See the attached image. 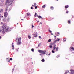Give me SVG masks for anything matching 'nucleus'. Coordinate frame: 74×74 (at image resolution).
<instances>
[{"instance_id": "5", "label": "nucleus", "mask_w": 74, "mask_h": 74, "mask_svg": "<svg viewBox=\"0 0 74 74\" xmlns=\"http://www.w3.org/2000/svg\"><path fill=\"white\" fill-rule=\"evenodd\" d=\"M69 50L70 52H71L72 51H74V48L73 47H70L69 49Z\"/></svg>"}, {"instance_id": "16", "label": "nucleus", "mask_w": 74, "mask_h": 74, "mask_svg": "<svg viewBox=\"0 0 74 74\" xmlns=\"http://www.w3.org/2000/svg\"><path fill=\"white\" fill-rule=\"evenodd\" d=\"M36 5V3H34V5H32V6H33L34 7H35Z\"/></svg>"}, {"instance_id": "15", "label": "nucleus", "mask_w": 74, "mask_h": 74, "mask_svg": "<svg viewBox=\"0 0 74 74\" xmlns=\"http://www.w3.org/2000/svg\"><path fill=\"white\" fill-rule=\"evenodd\" d=\"M65 8H69V5H66L65 6Z\"/></svg>"}, {"instance_id": "19", "label": "nucleus", "mask_w": 74, "mask_h": 74, "mask_svg": "<svg viewBox=\"0 0 74 74\" xmlns=\"http://www.w3.org/2000/svg\"><path fill=\"white\" fill-rule=\"evenodd\" d=\"M49 47L51 48H52V45H50Z\"/></svg>"}, {"instance_id": "24", "label": "nucleus", "mask_w": 74, "mask_h": 74, "mask_svg": "<svg viewBox=\"0 0 74 74\" xmlns=\"http://www.w3.org/2000/svg\"><path fill=\"white\" fill-rule=\"evenodd\" d=\"M51 41V39H49L48 41V42H50Z\"/></svg>"}, {"instance_id": "27", "label": "nucleus", "mask_w": 74, "mask_h": 74, "mask_svg": "<svg viewBox=\"0 0 74 74\" xmlns=\"http://www.w3.org/2000/svg\"><path fill=\"white\" fill-rule=\"evenodd\" d=\"M66 41V39H64L63 41L64 42H65Z\"/></svg>"}, {"instance_id": "17", "label": "nucleus", "mask_w": 74, "mask_h": 74, "mask_svg": "<svg viewBox=\"0 0 74 74\" xmlns=\"http://www.w3.org/2000/svg\"><path fill=\"white\" fill-rule=\"evenodd\" d=\"M41 61L42 62H45V60H44V58H43L41 60Z\"/></svg>"}, {"instance_id": "8", "label": "nucleus", "mask_w": 74, "mask_h": 74, "mask_svg": "<svg viewBox=\"0 0 74 74\" xmlns=\"http://www.w3.org/2000/svg\"><path fill=\"white\" fill-rule=\"evenodd\" d=\"M71 72L69 73L70 74H74V70H71Z\"/></svg>"}, {"instance_id": "40", "label": "nucleus", "mask_w": 74, "mask_h": 74, "mask_svg": "<svg viewBox=\"0 0 74 74\" xmlns=\"http://www.w3.org/2000/svg\"><path fill=\"white\" fill-rule=\"evenodd\" d=\"M33 27H34V26L32 25V29H33Z\"/></svg>"}, {"instance_id": "6", "label": "nucleus", "mask_w": 74, "mask_h": 74, "mask_svg": "<svg viewBox=\"0 0 74 74\" xmlns=\"http://www.w3.org/2000/svg\"><path fill=\"white\" fill-rule=\"evenodd\" d=\"M33 36H34L35 37H37V33L36 32H35L33 34Z\"/></svg>"}, {"instance_id": "38", "label": "nucleus", "mask_w": 74, "mask_h": 74, "mask_svg": "<svg viewBox=\"0 0 74 74\" xmlns=\"http://www.w3.org/2000/svg\"><path fill=\"white\" fill-rule=\"evenodd\" d=\"M66 14H68V13H69V12H68V11L67 10L66 12Z\"/></svg>"}, {"instance_id": "42", "label": "nucleus", "mask_w": 74, "mask_h": 74, "mask_svg": "<svg viewBox=\"0 0 74 74\" xmlns=\"http://www.w3.org/2000/svg\"><path fill=\"white\" fill-rule=\"evenodd\" d=\"M49 31L51 33H52V31L50 30H49Z\"/></svg>"}, {"instance_id": "29", "label": "nucleus", "mask_w": 74, "mask_h": 74, "mask_svg": "<svg viewBox=\"0 0 74 74\" xmlns=\"http://www.w3.org/2000/svg\"><path fill=\"white\" fill-rule=\"evenodd\" d=\"M36 15H37V13H35V15H34V16H35V17H36Z\"/></svg>"}, {"instance_id": "58", "label": "nucleus", "mask_w": 74, "mask_h": 74, "mask_svg": "<svg viewBox=\"0 0 74 74\" xmlns=\"http://www.w3.org/2000/svg\"><path fill=\"white\" fill-rule=\"evenodd\" d=\"M1 36H0V39H1Z\"/></svg>"}, {"instance_id": "9", "label": "nucleus", "mask_w": 74, "mask_h": 74, "mask_svg": "<svg viewBox=\"0 0 74 74\" xmlns=\"http://www.w3.org/2000/svg\"><path fill=\"white\" fill-rule=\"evenodd\" d=\"M7 8H8V6H6L5 9V11H6V12H7V11H8V9Z\"/></svg>"}, {"instance_id": "63", "label": "nucleus", "mask_w": 74, "mask_h": 74, "mask_svg": "<svg viewBox=\"0 0 74 74\" xmlns=\"http://www.w3.org/2000/svg\"><path fill=\"white\" fill-rule=\"evenodd\" d=\"M17 25H18V23H17Z\"/></svg>"}, {"instance_id": "12", "label": "nucleus", "mask_w": 74, "mask_h": 74, "mask_svg": "<svg viewBox=\"0 0 74 74\" xmlns=\"http://www.w3.org/2000/svg\"><path fill=\"white\" fill-rule=\"evenodd\" d=\"M38 18H39V19H40V18H41V19H43V18H42V17L40 16H38Z\"/></svg>"}, {"instance_id": "51", "label": "nucleus", "mask_w": 74, "mask_h": 74, "mask_svg": "<svg viewBox=\"0 0 74 74\" xmlns=\"http://www.w3.org/2000/svg\"><path fill=\"white\" fill-rule=\"evenodd\" d=\"M36 16H37V17H38V15H37Z\"/></svg>"}, {"instance_id": "25", "label": "nucleus", "mask_w": 74, "mask_h": 74, "mask_svg": "<svg viewBox=\"0 0 74 74\" xmlns=\"http://www.w3.org/2000/svg\"><path fill=\"white\" fill-rule=\"evenodd\" d=\"M55 51V50H53L52 51V53H55V51Z\"/></svg>"}, {"instance_id": "55", "label": "nucleus", "mask_w": 74, "mask_h": 74, "mask_svg": "<svg viewBox=\"0 0 74 74\" xmlns=\"http://www.w3.org/2000/svg\"><path fill=\"white\" fill-rule=\"evenodd\" d=\"M21 21H23V19H21Z\"/></svg>"}, {"instance_id": "13", "label": "nucleus", "mask_w": 74, "mask_h": 74, "mask_svg": "<svg viewBox=\"0 0 74 74\" xmlns=\"http://www.w3.org/2000/svg\"><path fill=\"white\" fill-rule=\"evenodd\" d=\"M56 47L54 46L53 47V50L54 51H55V49H56Z\"/></svg>"}, {"instance_id": "18", "label": "nucleus", "mask_w": 74, "mask_h": 74, "mask_svg": "<svg viewBox=\"0 0 74 74\" xmlns=\"http://www.w3.org/2000/svg\"><path fill=\"white\" fill-rule=\"evenodd\" d=\"M69 73V71H68L67 72H66L64 74H67V73Z\"/></svg>"}, {"instance_id": "35", "label": "nucleus", "mask_w": 74, "mask_h": 74, "mask_svg": "<svg viewBox=\"0 0 74 74\" xmlns=\"http://www.w3.org/2000/svg\"><path fill=\"white\" fill-rule=\"evenodd\" d=\"M60 56L59 55H58L57 56V58H59V57Z\"/></svg>"}, {"instance_id": "26", "label": "nucleus", "mask_w": 74, "mask_h": 74, "mask_svg": "<svg viewBox=\"0 0 74 74\" xmlns=\"http://www.w3.org/2000/svg\"><path fill=\"white\" fill-rule=\"evenodd\" d=\"M45 5H44L43 6H42V8H45Z\"/></svg>"}, {"instance_id": "36", "label": "nucleus", "mask_w": 74, "mask_h": 74, "mask_svg": "<svg viewBox=\"0 0 74 74\" xmlns=\"http://www.w3.org/2000/svg\"><path fill=\"white\" fill-rule=\"evenodd\" d=\"M10 60H12V58H10Z\"/></svg>"}, {"instance_id": "61", "label": "nucleus", "mask_w": 74, "mask_h": 74, "mask_svg": "<svg viewBox=\"0 0 74 74\" xmlns=\"http://www.w3.org/2000/svg\"><path fill=\"white\" fill-rule=\"evenodd\" d=\"M40 23V24H42V23Z\"/></svg>"}, {"instance_id": "64", "label": "nucleus", "mask_w": 74, "mask_h": 74, "mask_svg": "<svg viewBox=\"0 0 74 74\" xmlns=\"http://www.w3.org/2000/svg\"><path fill=\"white\" fill-rule=\"evenodd\" d=\"M8 59V58H7L6 59L7 60V59Z\"/></svg>"}, {"instance_id": "7", "label": "nucleus", "mask_w": 74, "mask_h": 74, "mask_svg": "<svg viewBox=\"0 0 74 74\" xmlns=\"http://www.w3.org/2000/svg\"><path fill=\"white\" fill-rule=\"evenodd\" d=\"M8 14L7 12H5L4 14V16L5 18H6V17H7V16H8Z\"/></svg>"}, {"instance_id": "23", "label": "nucleus", "mask_w": 74, "mask_h": 74, "mask_svg": "<svg viewBox=\"0 0 74 74\" xmlns=\"http://www.w3.org/2000/svg\"><path fill=\"white\" fill-rule=\"evenodd\" d=\"M30 15V13H27V16H29Z\"/></svg>"}, {"instance_id": "28", "label": "nucleus", "mask_w": 74, "mask_h": 74, "mask_svg": "<svg viewBox=\"0 0 74 74\" xmlns=\"http://www.w3.org/2000/svg\"><path fill=\"white\" fill-rule=\"evenodd\" d=\"M54 8H53V7L52 6H51V9L52 10H53V9Z\"/></svg>"}, {"instance_id": "45", "label": "nucleus", "mask_w": 74, "mask_h": 74, "mask_svg": "<svg viewBox=\"0 0 74 74\" xmlns=\"http://www.w3.org/2000/svg\"><path fill=\"white\" fill-rule=\"evenodd\" d=\"M57 34H60V33H59V32H57Z\"/></svg>"}, {"instance_id": "20", "label": "nucleus", "mask_w": 74, "mask_h": 74, "mask_svg": "<svg viewBox=\"0 0 74 74\" xmlns=\"http://www.w3.org/2000/svg\"><path fill=\"white\" fill-rule=\"evenodd\" d=\"M10 19V18L8 17V18L7 19V21H9Z\"/></svg>"}, {"instance_id": "37", "label": "nucleus", "mask_w": 74, "mask_h": 74, "mask_svg": "<svg viewBox=\"0 0 74 74\" xmlns=\"http://www.w3.org/2000/svg\"><path fill=\"white\" fill-rule=\"evenodd\" d=\"M35 9H37V6H35Z\"/></svg>"}, {"instance_id": "62", "label": "nucleus", "mask_w": 74, "mask_h": 74, "mask_svg": "<svg viewBox=\"0 0 74 74\" xmlns=\"http://www.w3.org/2000/svg\"><path fill=\"white\" fill-rule=\"evenodd\" d=\"M72 52L73 53H74V52Z\"/></svg>"}, {"instance_id": "4", "label": "nucleus", "mask_w": 74, "mask_h": 74, "mask_svg": "<svg viewBox=\"0 0 74 74\" xmlns=\"http://www.w3.org/2000/svg\"><path fill=\"white\" fill-rule=\"evenodd\" d=\"M21 38H18V41H17V43L18 45H19V44H21Z\"/></svg>"}, {"instance_id": "34", "label": "nucleus", "mask_w": 74, "mask_h": 74, "mask_svg": "<svg viewBox=\"0 0 74 74\" xmlns=\"http://www.w3.org/2000/svg\"><path fill=\"white\" fill-rule=\"evenodd\" d=\"M41 45V43H40V44H39L38 45V47H40V45Z\"/></svg>"}, {"instance_id": "41", "label": "nucleus", "mask_w": 74, "mask_h": 74, "mask_svg": "<svg viewBox=\"0 0 74 74\" xmlns=\"http://www.w3.org/2000/svg\"><path fill=\"white\" fill-rule=\"evenodd\" d=\"M31 10L33 9V7H31Z\"/></svg>"}, {"instance_id": "49", "label": "nucleus", "mask_w": 74, "mask_h": 74, "mask_svg": "<svg viewBox=\"0 0 74 74\" xmlns=\"http://www.w3.org/2000/svg\"><path fill=\"white\" fill-rule=\"evenodd\" d=\"M51 35H53V34H52V33H51Z\"/></svg>"}, {"instance_id": "11", "label": "nucleus", "mask_w": 74, "mask_h": 74, "mask_svg": "<svg viewBox=\"0 0 74 74\" xmlns=\"http://www.w3.org/2000/svg\"><path fill=\"white\" fill-rule=\"evenodd\" d=\"M59 49H58V47H57L56 48V52H57L58 51Z\"/></svg>"}, {"instance_id": "56", "label": "nucleus", "mask_w": 74, "mask_h": 74, "mask_svg": "<svg viewBox=\"0 0 74 74\" xmlns=\"http://www.w3.org/2000/svg\"><path fill=\"white\" fill-rule=\"evenodd\" d=\"M1 17H2V18H3V16H1Z\"/></svg>"}, {"instance_id": "2", "label": "nucleus", "mask_w": 74, "mask_h": 74, "mask_svg": "<svg viewBox=\"0 0 74 74\" xmlns=\"http://www.w3.org/2000/svg\"><path fill=\"white\" fill-rule=\"evenodd\" d=\"M14 0H11V1H10V0H7L5 3V5H11V4L12 3V2Z\"/></svg>"}, {"instance_id": "31", "label": "nucleus", "mask_w": 74, "mask_h": 74, "mask_svg": "<svg viewBox=\"0 0 74 74\" xmlns=\"http://www.w3.org/2000/svg\"><path fill=\"white\" fill-rule=\"evenodd\" d=\"M57 41H59V40H60V39H59V38H57Z\"/></svg>"}, {"instance_id": "54", "label": "nucleus", "mask_w": 74, "mask_h": 74, "mask_svg": "<svg viewBox=\"0 0 74 74\" xmlns=\"http://www.w3.org/2000/svg\"><path fill=\"white\" fill-rule=\"evenodd\" d=\"M10 62V60L8 61V62Z\"/></svg>"}, {"instance_id": "10", "label": "nucleus", "mask_w": 74, "mask_h": 74, "mask_svg": "<svg viewBox=\"0 0 74 74\" xmlns=\"http://www.w3.org/2000/svg\"><path fill=\"white\" fill-rule=\"evenodd\" d=\"M3 9H1L0 10V13L1 12H3Z\"/></svg>"}, {"instance_id": "39", "label": "nucleus", "mask_w": 74, "mask_h": 74, "mask_svg": "<svg viewBox=\"0 0 74 74\" xmlns=\"http://www.w3.org/2000/svg\"><path fill=\"white\" fill-rule=\"evenodd\" d=\"M16 52H17H17H18V49H16Z\"/></svg>"}, {"instance_id": "52", "label": "nucleus", "mask_w": 74, "mask_h": 74, "mask_svg": "<svg viewBox=\"0 0 74 74\" xmlns=\"http://www.w3.org/2000/svg\"><path fill=\"white\" fill-rule=\"evenodd\" d=\"M13 71H14V69H12Z\"/></svg>"}, {"instance_id": "30", "label": "nucleus", "mask_w": 74, "mask_h": 74, "mask_svg": "<svg viewBox=\"0 0 74 74\" xmlns=\"http://www.w3.org/2000/svg\"><path fill=\"white\" fill-rule=\"evenodd\" d=\"M39 37L40 38V40H42V38L41 37V36H39Z\"/></svg>"}, {"instance_id": "60", "label": "nucleus", "mask_w": 74, "mask_h": 74, "mask_svg": "<svg viewBox=\"0 0 74 74\" xmlns=\"http://www.w3.org/2000/svg\"><path fill=\"white\" fill-rule=\"evenodd\" d=\"M13 44H14V43H12V45H13Z\"/></svg>"}, {"instance_id": "46", "label": "nucleus", "mask_w": 74, "mask_h": 74, "mask_svg": "<svg viewBox=\"0 0 74 74\" xmlns=\"http://www.w3.org/2000/svg\"><path fill=\"white\" fill-rule=\"evenodd\" d=\"M39 55H40V56H42V54H40Z\"/></svg>"}, {"instance_id": "32", "label": "nucleus", "mask_w": 74, "mask_h": 74, "mask_svg": "<svg viewBox=\"0 0 74 74\" xmlns=\"http://www.w3.org/2000/svg\"><path fill=\"white\" fill-rule=\"evenodd\" d=\"M31 51H32V52H34V49H31Z\"/></svg>"}, {"instance_id": "14", "label": "nucleus", "mask_w": 74, "mask_h": 74, "mask_svg": "<svg viewBox=\"0 0 74 74\" xmlns=\"http://www.w3.org/2000/svg\"><path fill=\"white\" fill-rule=\"evenodd\" d=\"M57 40H56L55 41H54L53 42V44H56V42H57Z\"/></svg>"}, {"instance_id": "21", "label": "nucleus", "mask_w": 74, "mask_h": 74, "mask_svg": "<svg viewBox=\"0 0 74 74\" xmlns=\"http://www.w3.org/2000/svg\"><path fill=\"white\" fill-rule=\"evenodd\" d=\"M68 23H69V24H70V23H71V22L70 21V20H69V21L68 22Z\"/></svg>"}, {"instance_id": "3", "label": "nucleus", "mask_w": 74, "mask_h": 74, "mask_svg": "<svg viewBox=\"0 0 74 74\" xmlns=\"http://www.w3.org/2000/svg\"><path fill=\"white\" fill-rule=\"evenodd\" d=\"M38 51L40 53H41L42 54L44 55L45 54V53H46V51H42L40 50H38Z\"/></svg>"}, {"instance_id": "59", "label": "nucleus", "mask_w": 74, "mask_h": 74, "mask_svg": "<svg viewBox=\"0 0 74 74\" xmlns=\"http://www.w3.org/2000/svg\"><path fill=\"white\" fill-rule=\"evenodd\" d=\"M37 22H38H38H39V21H38Z\"/></svg>"}, {"instance_id": "53", "label": "nucleus", "mask_w": 74, "mask_h": 74, "mask_svg": "<svg viewBox=\"0 0 74 74\" xmlns=\"http://www.w3.org/2000/svg\"><path fill=\"white\" fill-rule=\"evenodd\" d=\"M1 25H3V23H1Z\"/></svg>"}, {"instance_id": "33", "label": "nucleus", "mask_w": 74, "mask_h": 74, "mask_svg": "<svg viewBox=\"0 0 74 74\" xmlns=\"http://www.w3.org/2000/svg\"><path fill=\"white\" fill-rule=\"evenodd\" d=\"M1 2H2V3H3V2H4V1H3V0H0Z\"/></svg>"}, {"instance_id": "43", "label": "nucleus", "mask_w": 74, "mask_h": 74, "mask_svg": "<svg viewBox=\"0 0 74 74\" xmlns=\"http://www.w3.org/2000/svg\"><path fill=\"white\" fill-rule=\"evenodd\" d=\"M54 47H56V45H55Z\"/></svg>"}, {"instance_id": "47", "label": "nucleus", "mask_w": 74, "mask_h": 74, "mask_svg": "<svg viewBox=\"0 0 74 74\" xmlns=\"http://www.w3.org/2000/svg\"><path fill=\"white\" fill-rule=\"evenodd\" d=\"M54 36L55 38H56V36Z\"/></svg>"}, {"instance_id": "44", "label": "nucleus", "mask_w": 74, "mask_h": 74, "mask_svg": "<svg viewBox=\"0 0 74 74\" xmlns=\"http://www.w3.org/2000/svg\"><path fill=\"white\" fill-rule=\"evenodd\" d=\"M12 47H14V45H12Z\"/></svg>"}, {"instance_id": "22", "label": "nucleus", "mask_w": 74, "mask_h": 74, "mask_svg": "<svg viewBox=\"0 0 74 74\" xmlns=\"http://www.w3.org/2000/svg\"><path fill=\"white\" fill-rule=\"evenodd\" d=\"M28 37L29 38V39H30V38H31V36H30L29 35L28 36Z\"/></svg>"}, {"instance_id": "48", "label": "nucleus", "mask_w": 74, "mask_h": 74, "mask_svg": "<svg viewBox=\"0 0 74 74\" xmlns=\"http://www.w3.org/2000/svg\"><path fill=\"white\" fill-rule=\"evenodd\" d=\"M12 49H14V47H13Z\"/></svg>"}, {"instance_id": "50", "label": "nucleus", "mask_w": 74, "mask_h": 74, "mask_svg": "<svg viewBox=\"0 0 74 74\" xmlns=\"http://www.w3.org/2000/svg\"><path fill=\"white\" fill-rule=\"evenodd\" d=\"M1 17V16L0 15V21L1 20V19H0Z\"/></svg>"}, {"instance_id": "57", "label": "nucleus", "mask_w": 74, "mask_h": 74, "mask_svg": "<svg viewBox=\"0 0 74 74\" xmlns=\"http://www.w3.org/2000/svg\"><path fill=\"white\" fill-rule=\"evenodd\" d=\"M51 55V53H50L49 54V55Z\"/></svg>"}, {"instance_id": "1", "label": "nucleus", "mask_w": 74, "mask_h": 74, "mask_svg": "<svg viewBox=\"0 0 74 74\" xmlns=\"http://www.w3.org/2000/svg\"><path fill=\"white\" fill-rule=\"evenodd\" d=\"M9 28L8 27L5 25L4 24H3L2 27H1L0 29V32H3V33L7 32L8 31Z\"/></svg>"}]
</instances>
